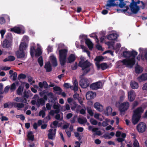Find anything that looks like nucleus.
I'll return each instance as SVG.
<instances>
[{
	"instance_id": "nucleus-1",
	"label": "nucleus",
	"mask_w": 147,
	"mask_h": 147,
	"mask_svg": "<svg viewBox=\"0 0 147 147\" xmlns=\"http://www.w3.org/2000/svg\"><path fill=\"white\" fill-rule=\"evenodd\" d=\"M125 0H108L107 1V4L106 5V7H111L116 6L122 8H124L123 9H116L118 13L127 12L129 9V6L126 5L127 3H129V1Z\"/></svg>"
},
{
	"instance_id": "nucleus-2",
	"label": "nucleus",
	"mask_w": 147,
	"mask_h": 147,
	"mask_svg": "<svg viewBox=\"0 0 147 147\" xmlns=\"http://www.w3.org/2000/svg\"><path fill=\"white\" fill-rule=\"evenodd\" d=\"M130 52V57H132L123 59L121 62L123 65L127 67L131 68L135 63V57L137 55L138 53L134 50Z\"/></svg>"
},
{
	"instance_id": "nucleus-3",
	"label": "nucleus",
	"mask_w": 147,
	"mask_h": 147,
	"mask_svg": "<svg viewBox=\"0 0 147 147\" xmlns=\"http://www.w3.org/2000/svg\"><path fill=\"white\" fill-rule=\"evenodd\" d=\"M141 1L138 0L137 1H135L134 0H132L130 5L128 6L130 8L131 12H127L128 13L127 15L130 16L132 13L137 14L140 10V6L137 4H140Z\"/></svg>"
},
{
	"instance_id": "nucleus-4",
	"label": "nucleus",
	"mask_w": 147,
	"mask_h": 147,
	"mask_svg": "<svg viewBox=\"0 0 147 147\" xmlns=\"http://www.w3.org/2000/svg\"><path fill=\"white\" fill-rule=\"evenodd\" d=\"M78 65L82 68V70L84 71L83 73L81 76H83L90 71V67L92 65V64L87 60L84 62L80 61Z\"/></svg>"
},
{
	"instance_id": "nucleus-5",
	"label": "nucleus",
	"mask_w": 147,
	"mask_h": 147,
	"mask_svg": "<svg viewBox=\"0 0 147 147\" xmlns=\"http://www.w3.org/2000/svg\"><path fill=\"white\" fill-rule=\"evenodd\" d=\"M28 46V45L25 42L21 43L19 47V50L16 52L17 58L23 59L25 57V53L24 51L26 49Z\"/></svg>"
},
{
	"instance_id": "nucleus-6",
	"label": "nucleus",
	"mask_w": 147,
	"mask_h": 147,
	"mask_svg": "<svg viewBox=\"0 0 147 147\" xmlns=\"http://www.w3.org/2000/svg\"><path fill=\"white\" fill-rule=\"evenodd\" d=\"M129 106V103L127 102H124L121 104L119 107V109L120 112V114L122 115L123 113V115L125 114V112L127 111Z\"/></svg>"
},
{
	"instance_id": "nucleus-7",
	"label": "nucleus",
	"mask_w": 147,
	"mask_h": 147,
	"mask_svg": "<svg viewBox=\"0 0 147 147\" xmlns=\"http://www.w3.org/2000/svg\"><path fill=\"white\" fill-rule=\"evenodd\" d=\"M136 128L138 132L142 133L146 131L147 126L145 123L141 122L137 125Z\"/></svg>"
},
{
	"instance_id": "nucleus-8",
	"label": "nucleus",
	"mask_w": 147,
	"mask_h": 147,
	"mask_svg": "<svg viewBox=\"0 0 147 147\" xmlns=\"http://www.w3.org/2000/svg\"><path fill=\"white\" fill-rule=\"evenodd\" d=\"M80 86L82 88H86L88 87L90 83L88 80L87 78L82 79L79 82Z\"/></svg>"
},
{
	"instance_id": "nucleus-9",
	"label": "nucleus",
	"mask_w": 147,
	"mask_h": 147,
	"mask_svg": "<svg viewBox=\"0 0 147 147\" xmlns=\"http://www.w3.org/2000/svg\"><path fill=\"white\" fill-rule=\"evenodd\" d=\"M102 86V83L99 81L91 84L90 87L92 90H96L101 88Z\"/></svg>"
},
{
	"instance_id": "nucleus-10",
	"label": "nucleus",
	"mask_w": 147,
	"mask_h": 147,
	"mask_svg": "<svg viewBox=\"0 0 147 147\" xmlns=\"http://www.w3.org/2000/svg\"><path fill=\"white\" fill-rule=\"evenodd\" d=\"M98 129L97 127H94L93 126L90 125L88 126V130H91L93 132H95L93 134L94 136L98 135L100 136L102 134L101 132L100 131H98Z\"/></svg>"
},
{
	"instance_id": "nucleus-11",
	"label": "nucleus",
	"mask_w": 147,
	"mask_h": 147,
	"mask_svg": "<svg viewBox=\"0 0 147 147\" xmlns=\"http://www.w3.org/2000/svg\"><path fill=\"white\" fill-rule=\"evenodd\" d=\"M56 129L55 128L54 130L50 129L49 130V133L48 134V138L49 139L53 140L55 138V136L56 134Z\"/></svg>"
},
{
	"instance_id": "nucleus-12",
	"label": "nucleus",
	"mask_w": 147,
	"mask_h": 147,
	"mask_svg": "<svg viewBox=\"0 0 147 147\" xmlns=\"http://www.w3.org/2000/svg\"><path fill=\"white\" fill-rule=\"evenodd\" d=\"M95 64L98 68H101L102 70L108 69L109 67V65H107L106 63H102L100 64L98 63H96Z\"/></svg>"
},
{
	"instance_id": "nucleus-13",
	"label": "nucleus",
	"mask_w": 147,
	"mask_h": 147,
	"mask_svg": "<svg viewBox=\"0 0 147 147\" xmlns=\"http://www.w3.org/2000/svg\"><path fill=\"white\" fill-rule=\"evenodd\" d=\"M12 45V41L5 39L3 42V47L4 48H9Z\"/></svg>"
},
{
	"instance_id": "nucleus-14",
	"label": "nucleus",
	"mask_w": 147,
	"mask_h": 147,
	"mask_svg": "<svg viewBox=\"0 0 147 147\" xmlns=\"http://www.w3.org/2000/svg\"><path fill=\"white\" fill-rule=\"evenodd\" d=\"M128 98L129 101L132 102L134 100L135 98L136 94L133 90H131L128 92Z\"/></svg>"
},
{
	"instance_id": "nucleus-15",
	"label": "nucleus",
	"mask_w": 147,
	"mask_h": 147,
	"mask_svg": "<svg viewBox=\"0 0 147 147\" xmlns=\"http://www.w3.org/2000/svg\"><path fill=\"white\" fill-rule=\"evenodd\" d=\"M143 111L144 109L142 108L141 107H139L137 108L134 111L133 114L141 117V114L143 113Z\"/></svg>"
},
{
	"instance_id": "nucleus-16",
	"label": "nucleus",
	"mask_w": 147,
	"mask_h": 147,
	"mask_svg": "<svg viewBox=\"0 0 147 147\" xmlns=\"http://www.w3.org/2000/svg\"><path fill=\"white\" fill-rule=\"evenodd\" d=\"M94 106L97 111L100 112L102 111L103 110V106L99 102L95 103L94 104Z\"/></svg>"
},
{
	"instance_id": "nucleus-17",
	"label": "nucleus",
	"mask_w": 147,
	"mask_h": 147,
	"mask_svg": "<svg viewBox=\"0 0 147 147\" xmlns=\"http://www.w3.org/2000/svg\"><path fill=\"white\" fill-rule=\"evenodd\" d=\"M76 59V55L74 54H71L67 58V63H71L74 61Z\"/></svg>"
},
{
	"instance_id": "nucleus-18",
	"label": "nucleus",
	"mask_w": 147,
	"mask_h": 147,
	"mask_svg": "<svg viewBox=\"0 0 147 147\" xmlns=\"http://www.w3.org/2000/svg\"><path fill=\"white\" fill-rule=\"evenodd\" d=\"M94 95H95L96 94L91 91H89L87 92L86 95V99L89 100L91 99H93Z\"/></svg>"
},
{
	"instance_id": "nucleus-19",
	"label": "nucleus",
	"mask_w": 147,
	"mask_h": 147,
	"mask_svg": "<svg viewBox=\"0 0 147 147\" xmlns=\"http://www.w3.org/2000/svg\"><path fill=\"white\" fill-rule=\"evenodd\" d=\"M45 104V101L43 98H40L37 99L36 103V106L37 108H39L41 105L43 106Z\"/></svg>"
},
{
	"instance_id": "nucleus-20",
	"label": "nucleus",
	"mask_w": 147,
	"mask_h": 147,
	"mask_svg": "<svg viewBox=\"0 0 147 147\" xmlns=\"http://www.w3.org/2000/svg\"><path fill=\"white\" fill-rule=\"evenodd\" d=\"M141 116H139L133 114L132 117V122L134 125H135L138 123L140 119Z\"/></svg>"
},
{
	"instance_id": "nucleus-21",
	"label": "nucleus",
	"mask_w": 147,
	"mask_h": 147,
	"mask_svg": "<svg viewBox=\"0 0 147 147\" xmlns=\"http://www.w3.org/2000/svg\"><path fill=\"white\" fill-rule=\"evenodd\" d=\"M67 52V50L65 49L59 50V57H66Z\"/></svg>"
},
{
	"instance_id": "nucleus-22",
	"label": "nucleus",
	"mask_w": 147,
	"mask_h": 147,
	"mask_svg": "<svg viewBox=\"0 0 147 147\" xmlns=\"http://www.w3.org/2000/svg\"><path fill=\"white\" fill-rule=\"evenodd\" d=\"M50 59L51 60L52 66L53 67H56L57 65V63L56 58L53 55L51 56L50 57Z\"/></svg>"
},
{
	"instance_id": "nucleus-23",
	"label": "nucleus",
	"mask_w": 147,
	"mask_h": 147,
	"mask_svg": "<svg viewBox=\"0 0 147 147\" xmlns=\"http://www.w3.org/2000/svg\"><path fill=\"white\" fill-rule=\"evenodd\" d=\"M117 38V35L116 33H112L109 34L107 38L109 40H115Z\"/></svg>"
},
{
	"instance_id": "nucleus-24",
	"label": "nucleus",
	"mask_w": 147,
	"mask_h": 147,
	"mask_svg": "<svg viewBox=\"0 0 147 147\" xmlns=\"http://www.w3.org/2000/svg\"><path fill=\"white\" fill-rule=\"evenodd\" d=\"M85 43L87 45L89 49L92 50L93 48V44L90 40L88 38L86 39Z\"/></svg>"
},
{
	"instance_id": "nucleus-25",
	"label": "nucleus",
	"mask_w": 147,
	"mask_h": 147,
	"mask_svg": "<svg viewBox=\"0 0 147 147\" xmlns=\"http://www.w3.org/2000/svg\"><path fill=\"white\" fill-rule=\"evenodd\" d=\"M44 67L47 72H50L52 70L51 65L49 62H48L45 64Z\"/></svg>"
},
{
	"instance_id": "nucleus-26",
	"label": "nucleus",
	"mask_w": 147,
	"mask_h": 147,
	"mask_svg": "<svg viewBox=\"0 0 147 147\" xmlns=\"http://www.w3.org/2000/svg\"><path fill=\"white\" fill-rule=\"evenodd\" d=\"M10 31L12 32H14L17 34H20L21 30L19 27H14L10 29Z\"/></svg>"
},
{
	"instance_id": "nucleus-27",
	"label": "nucleus",
	"mask_w": 147,
	"mask_h": 147,
	"mask_svg": "<svg viewBox=\"0 0 147 147\" xmlns=\"http://www.w3.org/2000/svg\"><path fill=\"white\" fill-rule=\"evenodd\" d=\"M13 107H18L19 109H21L23 108L24 105L22 103H17L16 102H13Z\"/></svg>"
},
{
	"instance_id": "nucleus-28",
	"label": "nucleus",
	"mask_w": 147,
	"mask_h": 147,
	"mask_svg": "<svg viewBox=\"0 0 147 147\" xmlns=\"http://www.w3.org/2000/svg\"><path fill=\"white\" fill-rule=\"evenodd\" d=\"M60 105L58 103V102H55L53 105L54 109H55V113H58L60 112Z\"/></svg>"
},
{
	"instance_id": "nucleus-29",
	"label": "nucleus",
	"mask_w": 147,
	"mask_h": 147,
	"mask_svg": "<svg viewBox=\"0 0 147 147\" xmlns=\"http://www.w3.org/2000/svg\"><path fill=\"white\" fill-rule=\"evenodd\" d=\"M138 80L140 82L146 80H147V74H142L138 77Z\"/></svg>"
},
{
	"instance_id": "nucleus-30",
	"label": "nucleus",
	"mask_w": 147,
	"mask_h": 147,
	"mask_svg": "<svg viewBox=\"0 0 147 147\" xmlns=\"http://www.w3.org/2000/svg\"><path fill=\"white\" fill-rule=\"evenodd\" d=\"M112 111V108L110 106L107 107L106 109V110L105 111V113L106 115L108 116L110 115Z\"/></svg>"
},
{
	"instance_id": "nucleus-31",
	"label": "nucleus",
	"mask_w": 147,
	"mask_h": 147,
	"mask_svg": "<svg viewBox=\"0 0 147 147\" xmlns=\"http://www.w3.org/2000/svg\"><path fill=\"white\" fill-rule=\"evenodd\" d=\"M33 132L32 131H30L28 133L27 137L28 139L32 141L34 140V136L33 134Z\"/></svg>"
},
{
	"instance_id": "nucleus-32",
	"label": "nucleus",
	"mask_w": 147,
	"mask_h": 147,
	"mask_svg": "<svg viewBox=\"0 0 147 147\" xmlns=\"http://www.w3.org/2000/svg\"><path fill=\"white\" fill-rule=\"evenodd\" d=\"M15 60V57H14L11 55L9 56L8 57L4 59L3 61L4 62L7 61H14Z\"/></svg>"
},
{
	"instance_id": "nucleus-33",
	"label": "nucleus",
	"mask_w": 147,
	"mask_h": 147,
	"mask_svg": "<svg viewBox=\"0 0 147 147\" xmlns=\"http://www.w3.org/2000/svg\"><path fill=\"white\" fill-rule=\"evenodd\" d=\"M78 122L80 124L85 123L87 122V120L86 117H84L83 118H78Z\"/></svg>"
},
{
	"instance_id": "nucleus-34",
	"label": "nucleus",
	"mask_w": 147,
	"mask_h": 147,
	"mask_svg": "<svg viewBox=\"0 0 147 147\" xmlns=\"http://www.w3.org/2000/svg\"><path fill=\"white\" fill-rule=\"evenodd\" d=\"M130 84L131 88L133 89H137L139 86L138 83L134 81L131 82Z\"/></svg>"
},
{
	"instance_id": "nucleus-35",
	"label": "nucleus",
	"mask_w": 147,
	"mask_h": 147,
	"mask_svg": "<svg viewBox=\"0 0 147 147\" xmlns=\"http://www.w3.org/2000/svg\"><path fill=\"white\" fill-rule=\"evenodd\" d=\"M66 57H59V60L61 66H63L66 63Z\"/></svg>"
},
{
	"instance_id": "nucleus-36",
	"label": "nucleus",
	"mask_w": 147,
	"mask_h": 147,
	"mask_svg": "<svg viewBox=\"0 0 147 147\" xmlns=\"http://www.w3.org/2000/svg\"><path fill=\"white\" fill-rule=\"evenodd\" d=\"M24 88V87L21 86H20L19 87L16 91L18 95H21L22 94Z\"/></svg>"
},
{
	"instance_id": "nucleus-37",
	"label": "nucleus",
	"mask_w": 147,
	"mask_h": 147,
	"mask_svg": "<svg viewBox=\"0 0 147 147\" xmlns=\"http://www.w3.org/2000/svg\"><path fill=\"white\" fill-rule=\"evenodd\" d=\"M42 51L41 49L39 47H38L35 51V56L39 57L42 55Z\"/></svg>"
},
{
	"instance_id": "nucleus-38",
	"label": "nucleus",
	"mask_w": 147,
	"mask_h": 147,
	"mask_svg": "<svg viewBox=\"0 0 147 147\" xmlns=\"http://www.w3.org/2000/svg\"><path fill=\"white\" fill-rule=\"evenodd\" d=\"M73 84L74 85V90L77 91L78 90V82L76 79L74 80Z\"/></svg>"
},
{
	"instance_id": "nucleus-39",
	"label": "nucleus",
	"mask_w": 147,
	"mask_h": 147,
	"mask_svg": "<svg viewBox=\"0 0 147 147\" xmlns=\"http://www.w3.org/2000/svg\"><path fill=\"white\" fill-rule=\"evenodd\" d=\"M86 110L87 112L91 116H93L94 112L92 108L89 107H86Z\"/></svg>"
},
{
	"instance_id": "nucleus-40",
	"label": "nucleus",
	"mask_w": 147,
	"mask_h": 147,
	"mask_svg": "<svg viewBox=\"0 0 147 147\" xmlns=\"http://www.w3.org/2000/svg\"><path fill=\"white\" fill-rule=\"evenodd\" d=\"M143 69L140 66H138L135 67V72L136 73L139 74L142 72Z\"/></svg>"
},
{
	"instance_id": "nucleus-41",
	"label": "nucleus",
	"mask_w": 147,
	"mask_h": 147,
	"mask_svg": "<svg viewBox=\"0 0 147 147\" xmlns=\"http://www.w3.org/2000/svg\"><path fill=\"white\" fill-rule=\"evenodd\" d=\"M70 105L71 109L74 111L75 110L77 107V104H76V102L74 101L70 104Z\"/></svg>"
},
{
	"instance_id": "nucleus-42",
	"label": "nucleus",
	"mask_w": 147,
	"mask_h": 147,
	"mask_svg": "<svg viewBox=\"0 0 147 147\" xmlns=\"http://www.w3.org/2000/svg\"><path fill=\"white\" fill-rule=\"evenodd\" d=\"M36 50L34 46H31L30 48V54L32 57L34 56V53L35 52Z\"/></svg>"
},
{
	"instance_id": "nucleus-43",
	"label": "nucleus",
	"mask_w": 147,
	"mask_h": 147,
	"mask_svg": "<svg viewBox=\"0 0 147 147\" xmlns=\"http://www.w3.org/2000/svg\"><path fill=\"white\" fill-rule=\"evenodd\" d=\"M103 58L102 56H99L96 57L94 59V61H96V63H99V62L103 60Z\"/></svg>"
},
{
	"instance_id": "nucleus-44",
	"label": "nucleus",
	"mask_w": 147,
	"mask_h": 147,
	"mask_svg": "<svg viewBox=\"0 0 147 147\" xmlns=\"http://www.w3.org/2000/svg\"><path fill=\"white\" fill-rule=\"evenodd\" d=\"M130 51H124L122 53L121 55L124 57H130Z\"/></svg>"
},
{
	"instance_id": "nucleus-45",
	"label": "nucleus",
	"mask_w": 147,
	"mask_h": 147,
	"mask_svg": "<svg viewBox=\"0 0 147 147\" xmlns=\"http://www.w3.org/2000/svg\"><path fill=\"white\" fill-rule=\"evenodd\" d=\"M38 62L40 66V67H42L43 64V61L42 56H40V57L38 59Z\"/></svg>"
},
{
	"instance_id": "nucleus-46",
	"label": "nucleus",
	"mask_w": 147,
	"mask_h": 147,
	"mask_svg": "<svg viewBox=\"0 0 147 147\" xmlns=\"http://www.w3.org/2000/svg\"><path fill=\"white\" fill-rule=\"evenodd\" d=\"M6 39L8 40L12 41V36L10 33H8L6 35Z\"/></svg>"
},
{
	"instance_id": "nucleus-47",
	"label": "nucleus",
	"mask_w": 147,
	"mask_h": 147,
	"mask_svg": "<svg viewBox=\"0 0 147 147\" xmlns=\"http://www.w3.org/2000/svg\"><path fill=\"white\" fill-rule=\"evenodd\" d=\"M17 73L16 72H14L12 75H11L9 76L10 78L11 79L12 77H13V81H15L16 80L17 78Z\"/></svg>"
},
{
	"instance_id": "nucleus-48",
	"label": "nucleus",
	"mask_w": 147,
	"mask_h": 147,
	"mask_svg": "<svg viewBox=\"0 0 147 147\" xmlns=\"http://www.w3.org/2000/svg\"><path fill=\"white\" fill-rule=\"evenodd\" d=\"M90 122L92 125H96L98 123L97 121L92 118L90 119Z\"/></svg>"
},
{
	"instance_id": "nucleus-49",
	"label": "nucleus",
	"mask_w": 147,
	"mask_h": 147,
	"mask_svg": "<svg viewBox=\"0 0 147 147\" xmlns=\"http://www.w3.org/2000/svg\"><path fill=\"white\" fill-rule=\"evenodd\" d=\"M38 116H42V118L44 117L45 116V112L43 110H41L38 113Z\"/></svg>"
},
{
	"instance_id": "nucleus-50",
	"label": "nucleus",
	"mask_w": 147,
	"mask_h": 147,
	"mask_svg": "<svg viewBox=\"0 0 147 147\" xmlns=\"http://www.w3.org/2000/svg\"><path fill=\"white\" fill-rule=\"evenodd\" d=\"M26 77V75L24 74H20L18 76V79L19 80L20 79H24Z\"/></svg>"
},
{
	"instance_id": "nucleus-51",
	"label": "nucleus",
	"mask_w": 147,
	"mask_h": 147,
	"mask_svg": "<svg viewBox=\"0 0 147 147\" xmlns=\"http://www.w3.org/2000/svg\"><path fill=\"white\" fill-rule=\"evenodd\" d=\"M133 145L134 147H140L139 143L137 140H134Z\"/></svg>"
},
{
	"instance_id": "nucleus-52",
	"label": "nucleus",
	"mask_w": 147,
	"mask_h": 147,
	"mask_svg": "<svg viewBox=\"0 0 147 147\" xmlns=\"http://www.w3.org/2000/svg\"><path fill=\"white\" fill-rule=\"evenodd\" d=\"M73 97L75 100H78L80 98L79 97V94L77 93L76 92H75V94L73 95Z\"/></svg>"
},
{
	"instance_id": "nucleus-53",
	"label": "nucleus",
	"mask_w": 147,
	"mask_h": 147,
	"mask_svg": "<svg viewBox=\"0 0 147 147\" xmlns=\"http://www.w3.org/2000/svg\"><path fill=\"white\" fill-rule=\"evenodd\" d=\"M22 99L21 98L17 97L14 99V100L17 102H23L24 101L22 100Z\"/></svg>"
},
{
	"instance_id": "nucleus-54",
	"label": "nucleus",
	"mask_w": 147,
	"mask_h": 147,
	"mask_svg": "<svg viewBox=\"0 0 147 147\" xmlns=\"http://www.w3.org/2000/svg\"><path fill=\"white\" fill-rule=\"evenodd\" d=\"M106 121H103L102 123V125L105 127L108 125V122H109L108 119H105Z\"/></svg>"
},
{
	"instance_id": "nucleus-55",
	"label": "nucleus",
	"mask_w": 147,
	"mask_h": 147,
	"mask_svg": "<svg viewBox=\"0 0 147 147\" xmlns=\"http://www.w3.org/2000/svg\"><path fill=\"white\" fill-rule=\"evenodd\" d=\"M141 57L143 61L144 60V58L145 59L147 60V50L145 52L144 58V57L143 55L142 54H141Z\"/></svg>"
},
{
	"instance_id": "nucleus-56",
	"label": "nucleus",
	"mask_w": 147,
	"mask_h": 147,
	"mask_svg": "<svg viewBox=\"0 0 147 147\" xmlns=\"http://www.w3.org/2000/svg\"><path fill=\"white\" fill-rule=\"evenodd\" d=\"M77 117V115H75L74 116L71 118L70 120V122L71 123L73 124L75 123L76 118Z\"/></svg>"
},
{
	"instance_id": "nucleus-57",
	"label": "nucleus",
	"mask_w": 147,
	"mask_h": 147,
	"mask_svg": "<svg viewBox=\"0 0 147 147\" xmlns=\"http://www.w3.org/2000/svg\"><path fill=\"white\" fill-rule=\"evenodd\" d=\"M16 85L15 83H13L11 84L10 89L12 91L16 89Z\"/></svg>"
},
{
	"instance_id": "nucleus-58",
	"label": "nucleus",
	"mask_w": 147,
	"mask_h": 147,
	"mask_svg": "<svg viewBox=\"0 0 147 147\" xmlns=\"http://www.w3.org/2000/svg\"><path fill=\"white\" fill-rule=\"evenodd\" d=\"M28 92L26 91V90L24 91V92L23 94V97L24 98H28L29 97V96L28 94Z\"/></svg>"
},
{
	"instance_id": "nucleus-59",
	"label": "nucleus",
	"mask_w": 147,
	"mask_h": 147,
	"mask_svg": "<svg viewBox=\"0 0 147 147\" xmlns=\"http://www.w3.org/2000/svg\"><path fill=\"white\" fill-rule=\"evenodd\" d=\"M121 47V44L119 43H118L116 44L115 47L114 46L113 47V49H117Z\"/></svg>"
},
{
	"instance_id": "nucleus-60",
	"label": "nucleus",
	"mask_w": 147,
	"mask_h": 147,
	"mask_svg": "<svg viewBox=\"0 0 147 147\" xmlns=\"http://www.w3.org/2000/svg\"><path fill=\"white\" fill-rule=\"evenodd\" d=\"M6 32V30H2L0 31V33L1 35V37L2 38H3L4 35Z\"/></svg>"
},
{
	"instance_id": "nucleus-61",
	"label": "nucleus",
	"mask_w": 147,
	"mask_h": 147,
	"mask_svg": "<svg viewBox=\"0 0 147 147\" xmlns=\"http://www.w3.org/2000/svg\"><path fill=\"white\" fill-rule=\"evenodd\" d=\"M5 20L3 17H1L0 18V23L1 24H3L5 22Z\"/></svg>"
},
{
	"instance_id": "nucleus-62",
	"label": "nucleus",
	"mask_w": 147,
	"mask_h": 147,
	"mask_svg": "<svg viewBox=\"0 0 147 147\" xmlns=\"http://www.w3.org/2000/svg\"><path fill=\"white\" fill-rule=\"evenodd\" d=\"M11 68V67H7V66H5V67H2L1 68V69L2 70H7L10 69Z\"/></svg>"
},
{
	"instance_id": "nucleus-63",
	"label": "nucleus",
	"mask_w": 147,
	"mask_h": 147,
	"mask_svg": "<svg viewBox=\"0 0 147 147\" xmlns=\"http://www.w3.org/2000/svg\"><path fill=\"white\" fill-rule=\"evenodd\" d=\"M125 140L124 139H123L122 138H118L117 139V141L119 142H121V144H122L123 143L122 142L124 141Z\"/></svg>"
},
{
	"instance_id": "nucleus-64",
	"label": "nucleus",
	"mask_w": 147,
	"mask_h": 147,
	"mask_svg": "<svg viewBox=\"0 0 147 147\" xmlns=\"http://www.w3.org/2000/svg\"><path fill=\"white\" fill-rule=\"evenodd\" d=\"M9 87L8 86H7L5 87L4 89V92L7 93L8 92L9 89Z\"/></svg>"
}]
</instances>
